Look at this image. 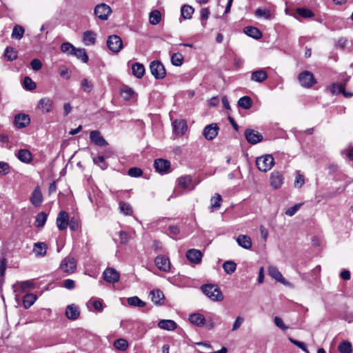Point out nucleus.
Wrapping results in <instances>:
<instances>
[{"instance_id": "nucleus-53", "label": "nucleus", "mask_w": 353, "mask_h": 353, "mask_svg": "<svg viewBox=\"0 0 353 353\" xmlns=\"http://www.w3.org/2000/svg\"><path fill=\"white\" fill-rule=\"evenodd\" d=\"M90 306H92L97 312H101L103 310V304L100 300L90 299L88 303V307L90 308Z\"/></svg>"}, {"instance_id": "nucleus-39", "label": "nucleus", "mask_w": 353, "mask_h": 353, "mask_svg": "<svg viewBox=\"0 0 353 353\" xmlns=\"http://www.w3.org/2000/svg\"><path fill=\"white\" fill-rule=\"evenodd\" d=\"M238 105L245 110H248L252 107V101L250 97L245 96L239 99Z\"/></svg>"}, {"instance_id": "nucleus-17", "label": "nucleus", "mask_w": 353, "mask_h": 353, "mask_svg": "<svg viewBox=\"0 0 353 353\" xmlns=\"http://www.w3.org/2000/svg\"><path fill=\"white\" fill-rule=\"evenodd\" d=\"M65 314V316L70 320H77L80 315L79 307L75 304L68 305L66 307Z\"/></svg>"}, {"instance_id": "nucleus-38", "label": "nucleus", "mask_w": 353, "mask_h": 353, "mask_svg": "<svg viewBox=\"0 0 353 353\" xmlns=\"http://www.w3.org/2000/svg\"><path fill=\"white\" fill-rule=\"evenodd\" d=\"M194 13V8L189 5H184L181 8V16L185 19H190Z\"/></svg>"}, {"instance_id": "nucleus-10", "label": "nucleus", "mask_w": 353, "mask_h": 353, "mask_svg": "<svg viewBox=\"0 0 353 353\" xmlns=\"http://www.w3.org/2000/svg\"><path fill=\"white\" fill-rule=\"evenodd\" d=\"M219 130L216 123H211L204 128L203 135L207 140H213L217 136Z\"/></svg>"}, {"instance_id": "nucleus-48", "label": "nucleus", "mask_w": 353, "mask_h": 353, "mask_svg": "<svg viewBox=\"0 0 353 353\" xmlns=\"http://www.w3.org/2000/svg\"><path fill=\"white\" fill-rule=\"evenodd\" d=\"M113 345L118 350L125 351L128 347V342L124 339H119L114 342Z\"/></svg>"}, {"instance_id": "nucleus-55", "label": "nucleus", "mask_w": 353, "mask_h": 353, "mask_svg": "<svg viewBox=\"0 0 353 353\" xmlns=\"http://www.w3.org/2000/svg\"><path fill=\"white\" fill-rule=\"evenodd\" d=\"M93 161L97 164L101 170H105L108 168V163L105 161V158L103 156H98L93 158Z\"/></svg>"}, {"instance_id": "nucleus-36", "label": "nucleus", "mask_w": 353, "mask_h": 353, "mask_svg": "<svg viewBox=\"0 0 353 353\" xmlns=\"http://www.w3.org/2000/svg\"><path fill=\"white\" fill-rule=\"evenodd\" d=\"M120 94L123 99L128 101L132 99L134 94V90L127 85H123L121 88Z\"/></svg>"}, {"instance_id": "nucleus-23", "label": "nucleus", "mask_w": 353, "mask_h": 353, "mask_svg": "<svg viewBox=\"0 0 353 353\" xmlns=\"http://www.w3.org/2000/svg\"><path fill=\"white\" fill-rule=\"evenodd\" d=\"M330 91L334 94L342 93L346 97L352 96V93H349L345 91V84H341L337 83H332L330 86Z\"/></svg>"}, {"instance_id": "nucleus-34", "label": "nucleus", "mask_w": 353, "mask_h": 353, "mask_svg": "<svg viewBox=\"0 0 353 353\" xmlns=\"http://www.w3.org/2000/svg\"><path fill=\"white\" fill-rule=\"evenodd\" d=\"M34 286V283L32 281H25L22 282H17L13 285L12 288H14V292H17V288H19L21 291H25L27 289L32 288Z\"/></svg>"}, {"instance_id": "nucleus-30", "label": "nucleus", "mask_w": 353, "mask_h": 353, "mask_svg": "<svg viewBox=\"0 0 353 353\" xmlns=\"http://www.w3.org/2000/svg\"><path fill=\"white\" fill-rule=\"evenodd\" d=\"M243 31L248 36L254 39H259L262 37L261 32L257 28L253 26H247Z\"/></svg>"}, {"instance_id": "nucleus-26", "label": "nucleus", "mask_w": 353, "mask_h": 353, "mask_svg": "<svg viewBox=\"0 0 353 353\" xmlns=\"http://www.w3.org/2000/svg\"><path fill=\"white\" fill-rule=\"evenodd\" d=\"M30 119L28 115L19 114L14 118L15 125L19 128H23L30 123Z\"/></svg>"}, {"instance_id": "nucleus-1", "label": "nucleus", "mask_w": 353, "mask_h": 353, "mask_svg": "<svg viewBox=\"0 0 353 353\" xmlns=\"http://www.w3.org/2000/svg\"><path fill=\"white\" fill-rule=\"evenodd\" d=\"M202 292L213 301H221L223 295L219 288L216 285L206 284L201 287Z\"/></svg>"}, {"instance_id": "nucleus-18", "label": "nucleus", "mask_w": 353, "mask_h": 353, "mask_svg": "<svg viewBox=\"0 0 353 353\" xmlns=\"http://www.w3.org/2000/svg\"><path fill=\"white\" fill-rule=\"evenodd\" d=\"M68 214L65 211H61L57 218V225L60 230H63L68 225Z\"/></svg>"}, {"instance_id": "nucleus-19", "label": "nucleus", "mask_w": 353, "mask_h": 353, "mask_svg": "<svg viewBox=\"0 0 353 353\" xmlns=\"http://www.w3.org/2000/svg\"><path fill=\"white\" fill-rule=\"evenodd\" d=\"M90 139L95 145L98 146H105L108 145V142L101 135V133L98 130H92L90 132Z\"/></svg>"}, {"instance_id": "nucleus-29", "label": "nucleus", "mask_w": 353, "mask_h": 353, "mask_svg": "<svg viewBox=\"0 0 353 353\" xmlns=\"http://www.w3.org/2000/svg\"><path fill=\"white\" fill-rule=\"evenodd\" d=\"M17 156L21 161L26 163H29L32 159V155L31 152L27 149L19 150Z\"/></svg>"}, {"instance_id": "nucleus-7", "label": "nucleus", "mask_w": 353, "mask_h": 353, "mask_svg": "<svg viewBox=\"0 0 353 353\" xmlns=\"http://www.w3.org/2000/svg\"><path fill=\"white\" fill-rule=\"evenodd\" d=\"M77 267V263L74 258L70 256L65 257L60 264V269L67 274L74 272Z\"/></svg>"}, {"instance_id": "nucleus-24", "label": "nucleus", "mask_w": 353, "mask_h": 353, "mask_svg": "<svg viewBox=\"0 0 353 353\" xmlns=\"http://www.w3.org/2000/svg\"><path fill=\"white\" fill-rule=\"evenodd\" d=\"M251 80L258 83H262L268 79V74L264 69H260L252 72Z\"/></svg>"}, {"instance_id": "nucleus-4", "label": "nucleus", "mask_w": 353, "mask_h": 353, "mask_svg": "<svg viewBox=\"0 0 353 353\" xmlns=\"http://www.w3.org/2000/svg\"><path fill=\"white\" fill-rule=\"evenodd\" d=\"M298 79L301 86L304 88H310L316 83L312 73L307 70L301 72Z\"/></svg>"}, {"instance_id": "nucleus-51", "label": "nucleus", "mask_w": 353, "mask_h": 353, "mask_svg": "<svg viewBox=\"0 0 353 353\" xmlns=\"http://www.w3.org/2000/svg\"><path fill=\"white\" fill-rule=\"evenodd\" d=\"M255 16L257 18L270 19L271 18V13L270 11L268 9L258 8L255 12Z\"/></svg>"}, {"instance_id": "nucleus-14", "label": "nucleus", "mask_w": 353, "mask_h": 353, "mask_svg": "<svg viewBox=\"0 0 353 353\" xmlns=\"http://www.w3.org/2000/svg\"><path fill=\"white\" fill-rule=\"evenodd\" d=\"M283 183V175L278 171H274L270 174V184L275 190L280 188Z\"/></svg>"}, {"instance_id": "nucleus-11", "label": "nucleus", "mask_w": 353, "mask_h": 353, "mask_svg": "<svg viewBox=\"0 0 353 353\" xmlns=\"http://www.w3.org/2000/svg\"><path fill=\"white\" fill-rule=\"evenodd\" d=\"M245 137L248 142L251 144H256L263 139L262 134L252 129H247L245 131Z\"/></svg>"}, {"instance_id": "nucleus-49", "label": "nucleus", "mask_w": 353, "mask_h": 353, "mask_svg": "<svg viewBox=\"0 0 353 353\" xmlns=\"http://www.w3.org/2000/svg\"><path fill=\"white\" fill-rule=\"evenodd\" d=\"M183 56L179 52L174 53L171 56V62L175 66H181L183 63Z\"/></svg>"}, {"instance_id": "nucleus-42", "label": "nucleus", "mask_w": 353, "mask_h": 353, "mask_svg": "<svg viewBox=\"0 0 353 353\" xmlns=\"http://www.w3.org/2000/svg\"><path fill=\"white\" fill-rule=\"evenodd\" d=\"M48 215L46 212H39L37 216L35 219V223L34 225L37 228H41L43 227L47 220Z\"/></svg>"}, {"instance_id": "nucleus-52", "label": "nucleus", "mask_w": 353, "mask_h": 353, "mask_svg": "<svg viewBox=\"0 0 353 353\" xmlns=\"http://www.w3.org/2000/svg\"><path fill=\"white\" fill-rule=\"evenodd\" d=\"M72 55H75L78 59H81L83 63H87L88 57L84 49L75 48Z\"/></svg>"}, {"instance_id": "nucleus-22", "label": "nucleus", "mask_w": 353, "mask_h": 353, "mask_svg": "<svg viewBox=\"0 0 353 353\" xmlns=\"http://www.w3.org/2000/svg\"><path fill=\"white\" fill-rule=\"evenodd\" d=\"M188 320L192 324L197 327H203L205 323V316L199 313H193L190 314Z\"/></svg>"}, {"instance_id": "nucleus-47", "label": "nucleus", "mask_w": 353, "mask_h": 353, "mask_svg": "<svg viewBox=\"0 0 353 353\" xmlns=\"http://www.w3.org/2000/svg\"><path fill=\"white\" fill-rule=\"evenodd\" d=\"M338 350L341 353H352V346L350 342L343 341L339 345Z\"/></svg>"}, {"instance_id": "nucleus-40", "label": "nucleus", "mask_w": 353, "mask_h": 353, "mask_svg": "<svg viewBox=\"0 0 353 353\" xmlns=\"http://www.w3.org/2000/svg\"><path fill=\"white\" fill-rule=\"evenodd\" d=\"M37 297L34 294H27L23 296V305L26 308H29L31 307L34 303L36 301Z\"/></svg>"}, {"instance_id": "nucleus-8", "label": "nucleus", "mask_w": 353, "mask_h": 353, "mask_svg": "<svg viewBox=\"0 0 353 353\" xmlns=\"http://www.w3.org/2000/svg\"><path fill=\"white\" fill-rule=\"evenodd\" d=\"M154 167L157 172L165 174L170 172V162L165 159H158L154 161Z\"/></svg>"}, {"instance_id": "nucleus-64", "label": "nucleus", "mask_w": 353, "mask_h": 353, "mask_svg": "<svg viewBox=\"0 0 353 353\" xmlns=\"http://www.w3.org/2000/svg\"><path fill=\"white\" fill-rule=\"evenodd\" d=\"M119 240L121 244H127L129 241V234L124 231H121L119 232Z\"/></svg>"}, {"instance_id": "nucleus-45", "label": "nucleus", "mask_w": 353, "mask_h": 353, "mask_svg": "<svg viewBox=\"0 0 353 353\" xmlns=\"http://www.w3.org/2000/svg\"><path fill=\"white\" fill-rule=\"evenodd\" d=\"M223 268L226 274H231L235 272L236 264L232 261H227L223 263Z\"/></svg>"}, {"instance_id": "nucleus-9", "label": "nucleus", "mask_w": 353, "mask_h": 353, "mask_svg": "<svg viewBox=\"0 0 353 353\" xmlns=\"http://www.w3.org/2000/svg\"><path fill=\"white\" fill-rule=\"evenodd\" d=\"M268 274L273 279H274L278 282L283 284L285 286L292 287V284L288 282L282 275L281 272L278 270L277 268L274 266H270L268 268Z\"/></svg>"}, {"instance_id": "nucleus-21", "label": "nucleus", "mask_w": 353, "mask_h": 353, "mask_svg": "<svg viewBox=\"0 0 353 353\" xmlns=\"http://www.w3.org/2000/svg\"><path fill=\"white\" fill-rule=\"evenodd\" d=\"M173 130L179 136H182L187 130V123L184 120H176L172 123Z\"/></svg>"}, {"instance_id": "nucleus-63", "label": "nucleus", "mask_w": 353, "mask_h": 353, "mask_svg": "<svg viewBox=\"0 0 353 353\" xmlns=\"http://www.w3.org/2000/svg\"><path fill=\"white\" fill-rule=\"evenodd\" d=\"M31 68L34 71L39 70L42 67V63L40 60L37 59H34L32 60L30 63Z\"/></svg>"}, {"instance_id": "nucleus-20", "label": "nucleus", "mask_w": 353, "mask_h": 353, "mask_svg": "<svg viewBox=\"0 0 353 353\" xmlns=\"http://www.w3.org/2000/svg\"><path fill=\"white\" fill-rule=\"evenodd\" d=\"M31 203L35 206L39 207L43 202V195L39 186L36 187L33 190L30 196Z\"/></svg>"}, {"instance_id": "nucleus-41", "label": "nucleus", "mask_w": 353, "mask_h": 353, "mask_svg": "<svg viewBox=\"0 0 353 353\" xmlns=\"http://www.w3.org/2000/svg\"><path fill=\"white\" fill-rule=\"evenodd\" d=\"M47 247L44 243H36L33 248V252L37 256H44L46 253Z\"/></svg>"}, {"instance_id": "nucleus-16", "label": "nucleus", "mask_w": 353, "mask_h": 353, "mask_svg": "<svg viewBox=\"0 0 353 353\" xmlns=\"http://www.w3.org/2000/svg\"><path fill=\"white\" fill-rule=\"evenodd\" d=\"M186 257L190 263L199 264L201 262L203 254L199 250L190 249L187 251Z\"/></svg>"}, {"instance_id": "nucleus-37", "label": "nucleus", "mask_w": 353, "mask_h": 353, "mask_svg": "<svg viewBox=\"0 0 353 353\" xmlns=\"http://www.w3.org/2000/svg\"><path fill=\"white\" fill-rule=\"evenodd\" d=\"M128 303L130 306L143 307L145 306V303L141 300L138 296H131L127 299Z\"/></svg>"}, {"instance_id": "nucleus-44", "label": "nucleus", "mask_w": 353, "mask_h": 353, "mask_svg": "<svg viewBox=\"0 0 353 353\" xmlns=\"http://www.w3.org/2000/svg\"><path fill=\"white\" fill-rule=\"evenodd\" d=\"M161 14L158 10H154L150 13L149 20L152 25H157L161 21Z\"/></svg>"}, {"instance_id": "nucleus-61", "label": "nucleus", "mask_w": 353, "mask_h": 353, "mask_svg": "<svg viewBox=\"0 0 353 353\" xmlns=\"http://www.w3.org/2000/svg\"><path fill=\"white\" fill-rule=\"evenodd\" d=\"M301 205H302V203H297V204L294 205V206L289 208L285 211V214L289 216H292L300 209Z\"/></svg>"}, {"instance_id": "nucleus-6", "label": "nucleus", "mask_w": 353, "mask_h": 353, "mask_svg": "<svg viewBox=\"0 0 353 353\" xmlns=\"http://www.w3.org/2000/svg\"><path fill=\"white\" fill-rule=\"evenodd\" d=\"M112 9L105 3H100L96 6L94 8L95 16L101 20H106L111 14Z\"/></svg>"}, {"instance_id": "nucleus-27", "label": "nucleus", "mask_w": 353, "mask_h": 353, "mask_svg": "<svg viewBox=\"0 0 353 353\" xmlns=\"http://www.w3.org/2000/svg\"><path fill=\"white\" fill-rule=\"evenodd\" d=\"M97 34L91 30H87L83 34V42L85 46H92L95 43Z\"/></svg>"}, {"instance_id": "nucleus-33", "label": "nucleus", "mask_w": 353, "mask_h": 353, "mask_svg": "<svg viewBox=\"0 0 353 353\" xmlns=\"http://www.w3.org/2000/svg\"><path fill=\"white\" fill-rule=\"evenodd\" d=\"M25 29L19 25H16L12 29L11 37L14 39L20 40L23 38Z\"/></svg>"}, {"instance_id": "nucleus-2", "label": "nucleus", "mask_w": 353, "mask_h": 353, "mask_svg": "<svg viewBox=\"0 0 353 353\" xmlns=\"http://www.w3.org/2000/svg\"><path fill=\"white\" fill-rule=\"evenodd\" d=\"M274 164V160L271 154H266L258 157L256 160L257 168L263 172H266L271 170Z\"/></svg>"}, {"instance_id": "nucleus-12", "label": "nucleus", "mask_w": 353, "mask_h": 353, "mask_svg": "<svg viewBox=\"0 0 353 353\" xmlns=\"http://www.w3.org/2000/svg\"><path fill=\"white\" fill-rule=\"evenodd\" d=\"M54 107V102L52 99L49 97H44L41 99L37 105V108L43 113L50 112Z\"/></svg>"}, {"instance_id": "nucleus-3", "label": "nucleus", "mask_w": 353, "mask_h": 353, "mask_svg": "<svg viewBox=\"0 0 353 353\" xmlns=\"http://www.w3.org/2000/svg\"><path fill=\"white\" fill-rule=\"evenodd\" d=\"M151 74L156 79H163L166 75V71L162 63L158 60L152 61L150 64Z\"/></svg>"}, {"instance_id": "nucleus-60", "label": "nucleus", "mask_w": 353, "mask_h": 353, "mask_svg": "<svg viewBox=\"0 0 353 353\" xmlns=\"http://www.w3.org/2000/svg\"><path fill=\"white\" fill-rule=\"evenodd\" d=\"M128 174L132 177H139L142 175L143 171L139 168L133 167L128 170Z\"/></svg>"}, {"instance_id": "nucleus-54", "label": "nucleus", "mask_w": 353, "mask_h": 353, "mask_svg": "<svg viewBox=\"0 0 353 353\" xmlns=\"http://www.w3.org/2000/svg\"><path fill=\"white\" fill-rule=\"evenodd\" d=\"M296 12L303 18H311L314 16V14L312 10L305 8H297Z\"/></svg>"}, {"instance_id": "nucleus-62", "label": "nucleus", "mask_w": 353, "mask_h": 353, "mask_svg": "<svg viewBox=\"0 0 353 353\" xmlns=\"http://www.w3.org/2000/svg\"><path fill=\"white\" fill-rule=\"evenodd\" d=\"M274 321L275 325L282 330L285 331L288 329V327L284 324L283 320L280 317L275 316L274 319Z\"/></svg>"}, {"instance_id": "nucleus-43", "label": "nucleus", "mask_w": 353, "mask_h": 353, "mask_svg": "<svg viewBox=\"0 0 353 353\" xmlns=\"http://www.w3.org/2000/svg\"><path fill=\"white\" fill-rule=\"evenodd\" d=\"M17 51L12 47H8L5 50L4 57L7 61H13L17 58Z\"/></svg>"}, {"instance_id": "nucleus-56", "label": "nucleus", "mask_w": 353, "mask_h": 353, "mask_svg": "<svg viewBox=\"0 0 353 353\" xmlns=\"http://www.w3.org/2000/svg\"><path fill=\"white\" fill-rule=\"evenodd\" d=\"M119 208L121 212L125 215H131L133 212L131 205L125 202H120Z\"/></svg>"}, {"instance_id": "nucleus-35", "label": "nucleus", "mask_w": 353, "mask_h": 353, "mask_svg": "<svg viewBox=\"0 0 353 353\" xmlns=\"http://www.w3.org/2000/svg\"><path fill=\"white\" fill-rule=\"evenodd\" d=\"M222 199L219 194H215L210 200V209L211 211L219 209L221 205Z\"/></svg>"}, {"instance_id": "nucleus-58", "label": "nucleus", "mask_w": 353, "mask_h": 353, "mask_svg": "<svg viewBox=\"0 0 353 353\" xmlns=\"http://www.w3.org/2000/svg\"><path fill=\"white\" fill-rule=\"evenodd\" d=\"M23 87L27 90H32L36 88V83L29 77H26L23 79Z\"/></svg>"}, {"instance_id": "nucleus-5", "label": "nucleus", "mask_w": 353, "mask_h": 353, "mask_svg": "<svg viewBox=\"0 0 353 353\" xmlns=\"http://www.w3.org/2000/svg\"><path fill=\"white\" fill-rule=\"evenodd\" d=\"M107 46L112 52L117 53L122 49L123 42L119 36L113 34L108 37Z\"/></svg>"}, {"instance_id": "nucleus-25", "label": "nucleus", "mask_w": 353, "mask_h": 353, "mask_svg": "<svg viewBox=\"0 0 353 353\" xmlns=\"http://www.w3.org/2000/svg\"><path fill=\"white\" fill-rule=\"evenodd\" d=\"M236 242L241 248L249 250L252 248V240L248 235L240 234L236 238Z\"/></svg>"}, {"instance_id": "nucleus-59", "label": "nucleus", "mask_w": 353, "mask_h": 353, "mask_svg": "<svg viewBox=\"0 0 353 353\" xmlns=\"http://www.w3.org/2000/svg\"><path fill=\"white\" fill-rule=\"evenodd\" d=\"M347 43H348V41L346 38L340 37L339 39H338L337 40L335 41L334 45H335L336 48L341 49V50H344L345 48V47L347 46Z\"/></svg>"}, {"instance_id": "nucleus-50", "label": "nucleus", "mask_w": 353, "mask_h": 353, "mask_svg": "<svg viewBox=\"0 0 353 353\" xmlns=\"http://www.w3.org/2000/svg\"><path fill=\"white\" fill-rule=\"evenodd\" d=\"M178 183L181 187L188 188L192 183V177L189 175L181 176L178 179Z\"/></svg>"}, {"instance_id": "nucleus-15", "label": "nucleus", "mask_w": 353, "mask_h": 353, "mask_svg": "<svg viewBox=\"0 0 353 353\" xmlns=\"http://www.w3.org/2000/svg\"><path fill=\"white\" fill-rule=\"evenodd\" d=\"M103 275L105 281L112 283L119 281L120 277L119 273L115 269L112 268H106L104 270Z\"/></svg>"}, {"instance_id": "nucleus-13", "label": "nucleus", "mask_w": 353, "mask_h": 353, "mask_svg": "<svg viewBox=\"0 0 353 353\" xmlns=\"http://www.w3.org/2000/svg\"><path fill=\"white\" fill-rule=\"evenodd\" d=\"M156 266L161 271L168 272L170 269V262L168 257L158 255L154 260Z\"/></svg>"}, {"instance_id": "nucleus-46", "label": "nucleus", "mask_w": 353, "mask_h": 353, "mask_svg": "<svg viewBox=\"0 0 353 353\" xmlns=\"http://www.w3.org/2000/svg\"><path fill=\"white\" fill-rule=\"evenodd\" d=\"M80 85L83 91L88 93L90 92L94 88L92 82L87 78L83 79L81 81Z\"/></svg>"}, {"instance_id": "nucleus-32", "label": "nucleus", "mask_w": 353, "mask_h": 353, "mask_svg": "<svg viewBox=\"0 0 353 353\" xmlns=\"http://www.w3.org/2000/svg\"><path fill=\"white\" fill-rule=\"evenodd\" d=\"M152 302L155 304L161 305L163 300L164 295L162 291L159 290H152L150 293Z\"/></svg>"}, {"instance_id": "nucleus-57", "label": "nucleus", "mask_w": 353, "mask_h": 353, "mask_svg": "<svg viewBox=\"0 0 353 353\" xmlns=\"http://www.w3.org/2000/svg\"><path fill=\"white\" fill-rule=\"evenodd\" d=\"M61 50L63 52L68 55H72L75 48L70 43H63L61 46Z\"/></svg>"}, {"instance_id": "nucleus-31", "label": "nucleus", "mask_w": 353, "mask_h": 353, "mask_svg": "<svg viewBox=\"0 0 353 353\" xmlns=\"http://www.w3.org/2000/svg\"><path fill=\"white\" fill-rule=\"evenodd\" d=\"M132 74L138 79L143 77L145 73V68L143 65L139 63H134L132 66Z\"/></svg>"}, {"instance_id": "nucleus-28", "label": "nucleus", "mask_w": 353, "mask_h": 353, "mask_svg": "<svg viewBox=\"0 0 353 353\" xmlns=\"http://www.w3.org/2000/svg\"><path fill=\"white\" fill-rule=\"evenodd\" d=\"M158 326L161 329L172 331L177 327V325L173 320L163 319L159 321Z\"/></svg>"}]
</instances>
